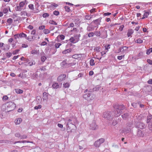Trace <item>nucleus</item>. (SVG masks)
<instances>
[{
	"label": "nucleus",
	"instance_id": "1",
	"mask_svg": "<svg viewBox=\"0 0 152 152\" xmlns=\"http://www.w3.org/2000/svg\"><path fill=\"white\" fill-rule=\"evenodd\" d=\"M66 125V130L68 132H72V130L76 128L75 124L77 120L75 117H72L67 120Z\"/></svg>",
	"mask_w": 152,
	"mask_h": 152
},
{
	"label": "nucleus",
	"instance_id": "2",
	"mask_svg": "<svg viewBox=\"0 0 152 152\" xmlns=\"http://www.w3.org/2000/svg\"><path fill=\"white\" fill-rule=\"evenodd\" d=\"M113 107L115 110V116L116 117L119 116L122 113V110L125 108V106L123 104H115Z\"/></svg>",
	"mask_w": 152,
	"mask_h": 152
},
{
	"label": "nucleus",
	"instance_id": "3",
	"mask_svg": "<svg viewBox=\"0 0 152 152\" xmlns=\"http://www.w3.org/2000/svg\"><path fill=\"white\" fill-rule=\"evenodd\" d=\"M5 110L8 112L14 110L15 108V104L12 102H9L6 104Z\"/></svg>",
	"mask_w": 152,
	"mask_h": 152
},
{
	"label": "nucleus",
	"instance_id": "4",
	"mask_svg": "<svg viewBox=\"0 0 152 152\" xmlns=\"http://www.w3.org/2000/svg\"><path fill=\"white\" fill-rule=\"evenodd\" d=\"M96 97L95 95L90 93H87L83 96V98L88 101H89L94 99Z\"/></svg>",
	"mask_w": 152,
	"mask_h": 152
},
{
	"label": "nucleus",
	"instance_id": "5",
	"mask_svg": "<svg viewBox=\"0 0 152 152\" xmlns=\"http://www.w3.org/2000/svg\"><path fill=\"white\" fill-rule=\"evenodd\" d=\"M113 114V111L105 112L103 114V117L107 120H111L112 119Z\"/></svg>",
	"mask_w": 152,
	"mask_h": 152
},
{
	"label": "nucleus",
	"instance_id": "6",
	"mask_svg": "<svg viewBox=\"0 0 152 152\" xmlns=\"http://www.w3.org/2000/svg\"><path fill=\"white\" fill-rule=\"evenodd\" d=\"M75 64L73 63H71L68 64L66 62V61L65 60L63 61L61 63V67L63 68H65L68 67L69 66H72L73 65H75Z\"/></svg>",
	"mask_w": 152,
	"mask_h": 152
},
{
	"label": "nucleus",
	"instance_id": "7",
	"mask_svg": "<svg viewBox=\"0 0 152 152\" xmlns=\"http://www.w3.org/2000/svg\"><path fill=\"white\" fill-rule=\"evenodd\" d=\"M102 18H100L96 20H93L91 23V24H94V26L96 28H98V26L100 25V23L101 22Z\"/></svg>",
	"mask_w": 152,
	"mask_h": 152
},
{
	"label": "nucleus",
	"instance_id": "8",
	"mask_svg": "<svg viewBox=\"0 0 152 152\" xmlns=\"http://www.w3.org/2000/svg\"><path fill=\"white\" fill-rule=\"evenodd\" d=\"M104 140L103 138H101L95 141L94 143V145L96 147H99L100 146L101 144L104 142Z\"/></svg>",
	"mask_w": 152,
	"mask_h": 152
},
{
	"label": "nucleus",
	"instance_id": "9",
	"mask_svg": "<svg viewBox=\"0 0 152 152\" xmlns=\"http://www.w3.org/2000/svg\"><path fill=\"white\" fill-rule=\"evenodd\" d=\"M145 124L142 122H137L136 124L135 127L137 128L142 129L145 128Z\"/></svg>",
	"mask_w": 152,
	"mask_h": 152
},
{
	"label": "nucleus",
	"instance_id": "10",
	"mask_svg": "<svg viewBox=\"0 0 152 152\" xmlns=\"http://www.w3.org/2000/svg\"><path fill=\"white\" fill-rule=\"evenodd\" d=\"M98 128V126L96 125L95 121H93L92 123L90 124V129L93 130H95Z\"/></svg>",
	"mask_w": 152,
	"mask_h": 152
},
{
	"label": "nucleus",
	"instance_id": "11",
	"mask_svg": "<svg viewBox=\"0 0 152 152\" xmlns=\"http://www.w3.org/2000/svg\"><path fill=\"white\" fill-rule=\"evenodd\" d=\"M66 75L65 74H62L59 75L57 78V80L59 82H61L65 79Z\"/></svg>",
	"mask_w": 152,
	"mask_h": 152
},
{
	"label": "nucleus",
	"instance_id": "12",
	"mask_svg": "<svg viewBox=\"0 0 152 152\" xmlns=\"http://www.w3.org/2000/svg\"><path fill=\"white\" fill-rule=\"evenodd\" d=\"M101 36L100 37L102 39H105L107 37V31L106 30L103 31L102 33L101 32Z\"/></svg>",
	"mask_w": 152,
	"mask_h": 152
},
{
	"label": "nucleus",
	"instance_id": "13",
	"mask_svg": "<svg viewBox=\"0 0 152 152\" xmlns=\"http://www.w3.org/2000/svg\"><path fill=\"white\" fill-rule=\"evenodd\" d=\"M95 28L94 26H93L92 24H91L87 26V30L88 31H92L94 30Z\"/></svg>",
	"mask_w": 152,
	"mask_h": 152
},
{
	"label": "nucleus",
	"instance_id": "14",
	"mask_svg": "<svg viewBox=\"0 0 152 152\" xmlns=\"http://www.w3.org/2000/svg\"><path fill=\"white\" fill-rule=\"evenodd\" d=\"M137 135L139 137H143L144 135V133L141 130L138 129L137 132Z\"/></svg>",
	"mask_w": 152,
	"mask_h": 152
},
{
	"label": "nucleus",
	"instance_id": "15",
	"mask_svg": "<svg viewBox=\"0 0 152 152\" xmlns=\"http://www.w3.org/2000/svg\"><path fill=\"white\" fill-rule=\"evenodd\" d=\"M22 120L20 118L16 119L15 121V123L16 124H19L22 121Z\"/></svg>",
	"mask_w": 152,
	"mask_h": 152
},
{
	"label": "nucleus",
	"instance_id": "16",
	"mask_svg": "<svg viewBox=\"0 0 152 152\" xmlns=\"http://www.w3.org/2000/svg\"><path fill=\"white\" fill-rule=\"evenodd\" d=\"M129 114L127 113H125L121 115L122 118L124 119H126L129 116Z\"/></svg>",
	"mask_w": 152,
	"mask_h": 152
},
{
	"label": "nucleus",
	"instance_id": "17",
	"mask_svg": "<svg viewBox=\"0 0 152 152\" xmlns=\"http://www.w3.org/2000/svg\"><path fill=\"white\" fill-rule=\"evenodd\" d=\"M48 93L44 92L43 94L42 98L44 100H46L48 99Z\"/></svg>",
	"mask_w": 152,
	"mask_h": 152
},
{
	"label": "nucleus",
	"instance_id": "18",
	"mask_svg": "<svg viewBox=\"0 0 152 152\" xmlns=\"http://www.w3.org/2000/svg\"><path fill=\"white\" fill-rule=\"evenodd\" d=\"M72 51V49L71 48H69L68 49H67L66 50H64L62 52V53L63 54H66L67 53H69L70 52Z\"/></svg>",
	"mask_w": 152,
	"mask_h": 152
},
{
	"label": "nucleus",
	"instance_id": "19",
	"mask_svg": "<svg viewBox=\"0 0 152 152\" xmlns=\"http://www.w3.org/2000/svg\"><path fill=\"white\" fill-rule=\"evenodd\" d=\"M152 119V115L150 114L147 117V123H148L151 121V120Z\"/></svg>",
	"mask_w": 152,
	"mask_h": 152
},
{
	"label": "nucleus",
	"instance_id": "20",
	"mask_svg": "<svg viewBox=\"0 0 152 152\" xmlns=\"http://www.w3.org/2000/svg\"><path fill=\"white\" fill-rule=\"evenodd\" d=\"M134 32L133 30L132 29H130L128 31L127 33V35L128 37H130L132 34Z\"/></svg>",
	"mask_w": 152,
	"mask_h": 152
},
{
	"label": "nucleus",
	"instance_id": "21",
	"mask_svg": "<svg viewBox=\"0 0 152 152\" xmlns=\"http://www.w3.org/2000/svg\"><path fill=\"white\" fill-rule=\"evenodd\" d=\"M15 92L19 94H21L23 92V91L19 89H15Z\"/></svg>",
	"mask_w": 152,
	"mask_h": 152
},
{
	"label": "nucleus",
	"instance_id": "22",
	"mask_svg": "<svg viewBox=\"0 0 152 152\" xmlns=\"http://www.w3.org/2000/svg\"><path fill=\"white\" fill-rule=\"evenodd\" d=\"M94 35H96V36L97 37H100V36H101V32L100 31H96L94 32Z\"/></svg>",
	"mask_w": 152,
	"mask_h": 152
},
{
	"label": "nucleus",
	"instance_id": "23",
	"mask_svg": "<svg viewBox=\"0 0 152 152\" xmlns=\"http://www.w3.org/2000/svg\"><path fill=\"white\" fill-rule=\"evenodd\" d=\"M88 91L89 93L93 92L94 91V88L92 89H90L89 90L88 89H87L84 91V93L85 94H86Z\"/></svg>",
	"mask_w": 152,
	"mask_h": 152
},
{
	"label": "nucleus",
	"instance_id": "24",
	"mask_svg": "<svg viewBox=\"0 0 152 152\" xmlns=\"http://www.w3.org/2000/svg\"><path fill=\"white\" fill-rule=\"evenodd\" d=\"M52 86L53 88H57L59 87V85L56 83H53Z\"/></svg>",
	"mask_w": 152,
	"mask_h": 152
},
{
	"label": "nucleus",
	"instance_id": "25",
	"mask_svg": "<svg viewBox=\"0 0 152 152\" xmlns=\"http://www.w3.org/2000/svg\"><path fill=\"white\" fill-rule=\"evenodd\" d=\"M149 12H145L143 15V17L142 18V19H143L147 17L149 15Z\"/></svg>",
	"mask_w": 152,
	"mask_h": 152
},
{
	"label": "nucleus",
	"instance_id": "26",
	"mask_svg": "<svg viewBox=\"0 0 152 152\" xmlns=\"http://www.w3.org/2000/svg\"><path fill=\"white\" fill-rule=\"evenodd\" d=\"M80 55H81L80 54H75V55H72V58H73L75 59H77L78 58H79V57H80L79 56Z\"/></svg>",
	"mask_w": 152,
	"mask_h": 152
},
{
	"label": "nucleus",
	"instance_id": "27",
	"mask_svg": "<svg viewBox=\"0 0 152 152\" xmlns=\"http://www.w3.org/2000/svg\"><path fill=\"white\" fill-rule=\"evenodd\" d=\"M19 35L20 36V38H21L22 37L26 38V37H27L26 35L23 33H21L19 34Z\"/></svg>",
	"mask_w": 152,
	"mask_h": 152
},
{
	"label": "nucleus",
	"instance_id": "28",
	"mask_svg": "<svg viewBox=\"0 0 152 152\" xmlns=\"http://www.w3.org/2000/svg\"><path fill=\"white\" fill-rule=\"evenodd\" d=\"M152 52V48H150L149 49L146 50V54L147 55H149L150 53Z\"/></svg>",
	"mask_w": 152,
	"mask_h": 152
},
{
	"label": "nucleus",
	"instance_id": "29",
	"mask_svg": "<svg viewBox=\"0 0 152 152\" xmlns=\"http://www.w3.org/2000/svg\"><path fill=\"white\" fill-rule=\"evenodd\" d=\"M70 85L68 83H64L63 84V87L65 88H68L69 86Z\"/></svg>",
	"mask_w": 152,
	"mask_h": 152
},
{
	"label": "nucleus",
	"instance_id": "30",
	"mask_svg": "<svg viewBox=\"0 0 152 152\" xmlns=\"http://www.w3.org/2000/svg\"><path fill=\"white\" fill-rule=\"evenodd\" d=\"M131 130V129L129 128H127L124 129L123 130V132L128 133Z\"/></svg>",
	"mask_w": 152,
	"mask_h": 152
},
{
	"label": "nucleus",
	"instance_id": "31",
	"mask_svg": "<svg viewBox=\"0 0 152 152\" xmlns=\"http://www.w3.org/2000/svg\"><path fill=\"white\" fill-rule=\"evenodd\" d=\"M92 17L91 15H86L85 16V18L86 20H90Z\"/></svg>",
	"mask_w": 152,
	"mask_h": 152
},
{
	"label": "nucleus",
	"instance_id": "32",
	"mask_svg": "<svg viewBox=\"0 0 152 152\" xmlns=\"http://www.w3.org/2000/svg\"><path fill=\"white\" fill-rule=\"evenodd\" d=\"M90 64L91 65L94 66L95 65L94 60L93 59H91L90 61Z\"/></svg>",
	"mask_w": 152,
	"mask_h": 152
},
{
	"label": "nucleus",
	"instance_id": "33",
	"mask_svg": "<svg viewBox=\"0 0 152 152\" xmlns=\"http://www.w3.org/2000/svg\"><path fill=\"white\" fill-rule=\"evenodd\" d=\"M133 124V121H131L129 122L127 124V126L130 127L132 126V125Z\"/></svg>",
	"mask_w": 152,
	"mask_h": 152
},
{
	"label": "nucleus",
	"instance_id": "34",
	"mask_svg": "<svg viewBox=\"0 0 152 152\" xmlns=\"http://www.w3.org/2000/svg\"><path fill=\"white\" fill-rule=\"evenodd\" d=\"M12 22H13L12 20V18H11L8 19L7 20V22L10 25L12 23Z\"/></svg>",
	"mask_w": 152,
	"mask_h": 152
},
{
	"label": "nucleus",
	"instance_id": "35",
	"mask_svg": "<svg viewBox=\"0 0 152 152\" xmlns=\"http://www.w3.org/2000/svg\"><path fill=\"white\" fill-rule=\"evenodd\" d=\"M135 42L137 43H141L143 42V41L141 39L139 38L136 40Z\"/></svg>",
	"mask_w": 152,
	"mask_h": 152
},
{
	"label": "nucleus",
	"instance_id": "36",
	"mask_svg": "<svg viewBox=\"0 0 152 152\" xmlns=\"http://www.w3.org/2000/svg\"><path fill=\"white\" fill-rule=\"evenodd\" d=\"M69 40L72 43H75L76 42H75V39L73 37H72L71 38L69 39Z\"/></svg>",
	"mask_w": 152,
	"mask_h": 152
},
{
	"label": "nucleus",
	"instance_id": "37",
	"mask_svg": "<svg viewBox=\"0 0 152 152\" xmlns=\"http://www.w3.org/2000/svg\"><path fill=\"white\" fill-rule=\"evenodd\" d=\"M94 32H91L89 33L88 34V37H93L94 36Z\"/></svg>",
	"mask_w": 152,
	"mask_h": 152
},
{
	"label": "nucleus",
	"instance_id": "38",
	"mask_svg": "<svg viewBox=\"0 0 152 152\" xmlns=\"http://www.w3.org/2000/svg\"><path fill=\"white\" fill-rule=\"evenodd\" d=\"M101 88L99 86H96V87L94 88V91H97L99 90V88Z\"/></svg>",
	"mask_w": 152,
	"mask_h": 152
},
{
	"label": "nucleus",
	"instance_id": "39",
	"mask_svg": "<svg viewBox=\"0 0 152 152\" xmlns=\"http://www.w3.org/2000/svg\"><path fill=\"white\" fill-rule=\"evenodd\" d=\"M28 7L31 10H33L34 9V5L33 4H29Z\"/></svg>",
	"mask_w": 152,
	"mask_h": 152
},
{
	"label": "nucleus",
	"instance_id": "40",
	"mask_svg": "<svg viewBox=\"0 0 152 152\" xmlns=\"http://www.w3.org/2000/svg\"><path fill=\"white\" fill-rule=\"evenodd\" d=\"M43 32L45 34H47L50 33V31L48 29H44L43 30Z\"/></svg>",
	"mask_w": 152,
	"mask_h": 152
},
{
	"label": "nucleus",
	"instance_id": "41",
	"mask_svg": "<svg viewBox=\"0 0 152 152\" xmlns=\"http://www.w3.org/2000/svg\"><path fill=\"white\" fill-rule=\"evenodd\" d=\"M49 23H50L52 24L55 25H56L57 24V23H56V22L54 21H53V20H50L49 21Z\"/></svg>",
	"mask_w": 152,
	"mask_h": 152
},
{
	"label": "nucleus",
	"instance_id": "42",
	"mask_svg": "<svg viewBox=\"0 0 152 152\" xmlns=\"http://www.w3.org/2000/svg\"><path fill=\"white\" fill-rule=\"evenodd\" d=\"M49 15L48 13H44L42 15V16L43 18H45L48 17Z\"/></svg>",
	"mask_w": 152,
	"mask_h": 152
},
{
	"label": "nucleus",
	"instance_id": "43",
	"mask_svg": "<svg viewBox=\"0 0 152 152\" xmlns=\"http://www.w3.org/2000/svg\"><path fill=\"white\" fill-rule=\"evenodd\" d=\"M64 8L66 11L68 12H69L70 11V9L69 7L67 6H65Z\"/></svg>",
	"mask_w": 152,
	"mask_h": 152
},
{
	"label": "nucleus",
	"instance_id": "44",
	"mask_svg": "<svg viewBox=\"0 0 152 152\" xmlns=\"http://www.w3.org/2000/svg\"><path fill=\"white\" fill-rule=\"evenodd\" d=\"M26 38L28 40V41H31L33 40L32 39H33V37H31V36H28L27 37H26Z\"/></svg>",
	"mask_w": 152,
	"mask_h": 152
},
{
	"label": "nucleus",
	"instance_id": "45",
	"mask_svg": "<svg viewBox=\"0 0 152 152\" xmlns=\"http://www.w3.org/2000/svg\"><path fill=\"white\" fill-rule=\"evenodd\" d=\"M21 7L20 6H18L15 8V9L17 11H20L21 10Z\"/></svg>",
	"mask_w": 152,
	"mask_h": 152
},
{
	"label": "nucleus",
	"instance_id": "46",
	"mask_svg": "<svg viewBox=\"0 0 152 152\" xmlns=\"http://www.w3.org/2000/svg\"><path fill=\"white\" fill-rule=\"evenodd\" d=\"M46 59V58L45 56H42L41 57V60L42 62H44Z\"/></svg>",
	"mask_w": 152,
	"mask_h": 152
},
{
	"label": "nucleus",
	"instance_id": "47",
	"mask_svg": "<svg viewBox=\"0 0 152 152\" xmlns=\"http://www.w3.org/2000/svg\"><path fill=\"white\" fill-rule=\"evenodd\" d=\"M61 44L60 43H56L55 44V47L56 48H59L60 45H61Z\"/></svg>",
	"mask_w": 152,
	"mask_h": 152
},
{
	"label": "nucleus",
	"instance_id": "48",
	"mask_svg": "<svg viewBox=\"0 0 152 152\" xmlns=\"http://www.w3.org/2000/svg\"><path fill=\"white\" fill-rule=\"evenodd\" d=\"M31 53L32 54H37V51L36 50H32L31 51Z\"/></svg>",
	"mask_w": 152,
	"mask_h": 152
},
{
	"label": "nucleus",
	"instance_id": "49",
	"mask_svg": "<svg viewBox=\"0 0 152 152\" xmlns=\"http://www.w3.org/2000/svg\"><path fill=\"white\" fill-rule=\"evenodd\" d=\"M53 14L54 15L57 16L59 14V12L58 11H55L53 12Z\"/></svg>",
	"mask_w": 152,
	"mask_h": 152
},
{
	"label": "nucleus",
	"instance_id": "50",
	"mask_svg": "<svg viewBox=\"0 0 152 152\" xmlns=\"http://www.w3.org/2000/svg\"><path fill=\"white\" fill-rule=\"evenodd\" d=\"M59 38L62 40L64 39V38H65L64 36L62 34L59 35Z\"/></svg>",
	"mask_w": 152,
	"mask_h": 152
},
{
	"label": "nucleus",
	"instance_id": "51",
	"mask_svg": "<svg viewBox=\"0 0 152 152\" xmlns=\"http://www.w3.org/2000/svg\"><path fill=\"white\" fill-rule=\"evenodd\" d=\"M20 51V50L19 49H17L15 50V51H14L13 52V54L14 55L18 53L19 51Z\"/></svg>",
	"mask_w": 152,
	"mask_h": 152
},
{
	"label": "nucleus",
	"instance_id": "52",
	"mask_svg": "<svg viewBox=\"0 0 152 152\" xmlns=\"http://www.w3.org/2000/svg\"><path fill=\"white\" fill-rule=\"evenodd\" d=\"M25 5V3L23 1H22L19 3V6L21 7H23Z\"/></svg>",
	"mask_w": 152,
	"mask_h": 152
},
{
	"label": "nucleus",
	"instance_id": "53",
	"mask_svg": "<svg viewBox=\"0 0 152 152\" xmlns=\"http://www.w3.org/2000/svg\"><path fill=\"white\" fill-rule=\"evenodd\" d=\"M124 56V55H122L121 56H118L117 57V58L119 60H121L122 59V58Z\"/></svg>",
	"mask_w": 152,
	"mask_h": 152
},
{
	"label": "nucleus",
	"instance_id": "54",
	"mask_svg": "<svg viewBox=\"0 0 152 152\" xmlns=\"http://www.w3.org/2000/svg\"><path fill=\"white\" fill-rule=\"evenodd\" d=\"M42 107L41 105H39L38 106H35L34 107V109L35 110H37L38 109H40Z\"/></svg>",
	"mask_w": 152,
	"mask_h": 152
},
{
	"label": "nucleus",
	"instance_id": "55",
	"mask_svg": "<svg viewBox=\"0 0 152 152\" xmlns=\"http://www.w3.org/2000/svg\"><path fill=\"white\" fill-rule=\"evenodd\" d=\"M12 55V53H6V56L8 57H10Z\"/></svg>",
	"mask_w": 152,
	"mask_h": 152
},
{
	"label": "nucleus",
	"instance_id": "56",
	"mask_svg": "<svg viewBox=\"0 0 152 152\" xmlns=\"http://www.w3.org/2000/svg\"><path fill=\"white\" fill-rule=\"evenodd\" d=\"M100 49V48L98 47H96L94 49V51H97V52H99L100 51V50H99V49Z\"/></svg>",
	"mask_w": 152,
	"mask_h": 152
},
{
	"label": "nucleus",
	"instance_id": "57",
	"mask_svg": "<svg viewBox=\"0 0 152 152\" xmlns=\"http://www.w3.org/2000/svg\"><path fill=\"white\" fill-rule=\"evenodd\" d=\"M8 99V97L7 96H4L3 97L2 99L3 100H7Z\"/></svg>",
	"mask_w": 152,
	"mask_h": 152
},
{
	"label": "nucleus",
	"instance_id": "58",
	"mask_svg": "<svg viewBox=\"0 0 152 152\" xmlns=\"http://www.w3.org/2000/svg\"><path fill=\"white\" fill-rule=\"evenodd\" d=\"M45 26L42 25L41 26H40L39 28V30H43L45 28Z\"/></svg>",
	"mask_w": 152,
	"mask_h": 152
},
{
	"label": "nucleus",
	"instance_id": "59",
	"mask_svg": "<svg viewBox=\"0 0 152 152\" xmlns=\"http://www.w3.org/2000/svg\"><path fill=\"white\" fill-rule=\"evenodd\" d=\"M147 62L151 65H152V61L150 59H148L147 60Z\"/></svg>",
	"mask_w": 152,
	"mask_h": 152
},
{
	"label": "nucleus",
	"instance_id": "60",
	"mask_svg": "<svg viewBox=\"0 0 152 152\" xmlns=\"http://www.w3.org/2000/svg\"><path fill=\"white\" fill-rule=\"evenodd\" d=\"M8 11V9L7 8H4L3 10V12L6 14L7 12Z\"/></svg>",
	"mask_w": 152,
	"mask_h": 152
},
{
	"label": "nucleus",
	"instance_id": "61",
	"mask_svg": "<svg viewBox=\"0 0 152 152\" xmlns=\"http://www.w3.org/2000/svg\"><path fill=\"white\" fill-rule=\"evenodd\" d=\"M26 12L25 11H22L20 12V15H21L25 16L26 15Z\"/></svg>",
	"mask_w": 152,
	"mask_h": 152
},
{
	"label": "nucleus",
	"instance_id": "62",
	"mask_svg": "<svg viewBox=\"0 0 152 152\" xmlns=\"http://www.w3.org/2000/svg\"><path fill=\"white\" fill-rule=\"evenodd\" d=\"M27 136L25 135H23L22 136H21L20 137V138L21 139H25L26 138Z\"/></svg>",
	"mask_w": 152,
	"mask_h": 152
},
{
	"label": "nucleus",
	"instance_id": "63",
	"mask_svg": "<svg viewBox=\"0 0 152 152\" xmlns=\"http://www.w3.org/2000/svg\"><path fill=\"white\" fill-rule=\"evenodd\" d=\"M15 136L16 137H18L20 138V137L21 135L19 133H16L15 134Z\"/></svg>",
	"mask_w": 152,
	"mask_h": 152
},
{
	"label": "nucleus",
	"instance_id": "64",
	"mask_svg": "<svg viewBox=\"0 0 152 152\" xmlns=\"http://www.w3.org/2000/svg\"><path fill=\"white\" fill-rule=\"evenodd\" d=\"M14 37H15V39H17V38H20V36L19 35V34H15L14 35Z\"/></svg>",
	"mask_w": 152,
	"mask_h": 152
}]
</instances>
